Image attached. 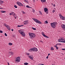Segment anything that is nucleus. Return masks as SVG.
<instances>
[{"label":"nucleus","mask_w":65,"mask_h":65,"mask_svg":"<svg viewBox=\"0 0 65 65\" xmlns=\"http://www.w3.org/2000/svg\"><path fill=\"white\" fill-rule=\"evenodd\" d=\"M29 36L30 37V38L31 39L34 38V37H36V35H35V34L34 33L30 32V33H29Z\"/></svg>","instance_id":"f257e3e1"},{"label":"nucleus","mask_w":65,"mask_h":65,"mask_svg":"<svg viewBox=\"0 0 65 65\" xmlns=\"http://www.w3.org/2000/svg\"><path fill=\"white\" fill-rule=\"evenodd\" d=\"M64 42V43H65V41H64L62 42Z\"/></svg>","instance_id":"6e6d98bb"},{"label":"nucleus","mask_w":65,"mask_h":65,"mask_svg":"<svg viewBox=\"0 0 65 65\" xmlns=\"http://www.w3.org/2000/svg\"><path fill=\"white\" fill-rule=\"evenodd\" d=\"M33 1H34V2L35 1V0H33Z\"/></svg>","instance_id":"13d9d810"},{"label":"nucleus","mask_w":65,"mask_h":65,"mask_svg":"<svg viewBox=\"0 0 65 65\" xmlns=\"http://www.w3.org/2000/svg\"><path fill=\"white\" fill-rule=\"evenodd\" d=\"M41 2H42V3H44V2H45V1H46V0H40Z\"/></svg>","instance_id":"4468645a"},{"label":"nucleus","mask_w":65,"mask_h":65,"mask_svg":"<svg viewBox=\"0 0 65 65\" xmlns=\"http://www.w3.org/2000/svg\"><path fill=\"white\" fill-rule=\"evenodd\" d=\"M24 1L25 2H27V3H28V1H27V0H24Z\"/></svg>","instance_id":"473e14b6"},{"label":"nucleus","mask_w":65,"mask_h":65,"mask_svg":"<svg viewBox=\"0 0 65 65\" xmlns=\"http://www.w3.org/2000/svg\"><path fill=\"white\" fill-rule=\"evenodd\" d=\"M55 47H57V45H56L54 46Z\"/></svg>","instance_id":"79ce46f5"},{"label":"nucleus","mask_w":65,"mask_h":65,"mask_svg":"<svg viewBox=\"0 0 65 65\" xmlns=\"http://www.w3.org/2000/svg\"><path fill=\"white\" fill-rule=\"evenodd\" d=\"M45 23H46V24H48V22H47V21H46L45 22Z\"/></svg>","instance_id":"2f4dec72"},{"label":"nucleus","mask_w":65,"mask_h":65,"mask_svg":"<svg viewBox=\"0 0 65 65\" xmlns=\"http://www.w3.org/2000/svg\"><path fill=\"white\" fill-rule=\"evenodd\" d=\"M48 56L46 57V58L48 59Z\"/></svg>","instance_id":"c03bdc74"},{"label":"nucleus","mask_w":65,"mask_h":65,"mask_svg":"<svg viewBox=\"0 0 65 65\" xmlns=\"http://www.w3.org/2000/svg\"><path fill=\"white\" fill-rule=\"evenodd\" d=\"M29 51L31 52H32V51H33V48L30 49V50H29L28 51L29 52Z\"/></svg>","instance_id":"f3484780"},{"label":"nucleus","mask_w":65,"mask_h":65,"mask_svg":"<svg viewBox=\"0 0 65 65\" xmlns=\"http://www.w3.org/2000/svg\"><path fill=\"white\" fill-rule=\"evenodd\" d=\"M23 14H25V12H23Z\"/></svg>","instance_id":"3c124183"},{"label":"nucleus","mask_w":65,"mask_h":65,"mask_svg":"<svg viewBox=\"0 0 65 65\" xmlns=\"http://www.w3.org/2000/svg\"><path fill=\"white\" fill-rule=\"evenodd\" d=\"M62 50H63V51H65V48H63V49H61Z\"/></svg>","instance_id":"a19ab883"},{"label":"nucleus","mask_w":65,"mask_h":65,"mask_svg":"<svg viewBox=\"0 0 65 65\" xmlns=\"http://www.w3.org/2000/svg\"><path fill=\"white\" fill-rule=\"evenodd\" d=\"M28 57H29L30 59H31V60H33V57H32L31 56H29Z\"/></svg>","instance_id":"2eb2a0df"},{"label":"nucleus","mask_w":65,"mask_h":65,"mask_svg":"<svg viewBox=\"0 0 65 65\" xmlns=\"http://www.w3.org/2000/svg\"><path fill=\"white\" fill-rule=\"evenodd\" d=\"M57 22H54L53 23H51V25L53 28H55L56 27V25H57Z\"/></svg>","instance_id":"f03ea898"},{"label":"nucleus","mask_w":65,"mask_h":65,"mask_svg":"<svg viewBox=\"0 0 65 65\" xmlns=\"http://www.w3.org/2000/svg\"><path fill=\"white\" fill-rule=\"evenodd\" d=\"M26 7L27 8H30V6L28 5L26 6Z\"/></svg>","instance_id":"7c9ffc66"},{"label":"nucleus","mask_w":65,"mask_h":65,"mask_svg":"<svg viewBox=\"0 0 65 65\" xmlns=\"http://www.w3.org/2000/svg\"><path fill=\"white\" fill-rule=\"evenodd\" d=\"M33 51L34 52H37L38 51V50L37 48H32Z\"/></svg>","instance_id":"1a4fd4ad"},{"label":"nucleus","mask_w":65,"mask_h":65,"mask_svg":"<svg viewBox=\"0 0 65 65\" xmlns=\"http://www.w3.org/2000/svg\"><path fill=\"white\" fill-rule=\"evenodd\" d=\"M61 19L62 20H65V17H62Z\"/></svg>","instance_id":"6ab92c4d"},{"label":"nucleus","mask_w":65,"mask_h":65,"mask_svg":"<svg viewBox=\"0 0 65 65\" xmlns=\"http://www.w3.org/2000/svg\"><path fill=\"white\" fill-rule=\"evenodd\" d=\"M24 7H26V6H25V5H24Z\"/></svg>","instance_id":"bf43d9fd"},{"label":"nucleus","mask_w":65,"mask_h":65,"mask_svg":"<svg viewBox=\"0 0 65 65\" xmlns=\"http://www.w3.org/2000/svg\"><path fill=\"white\" fill-rule=\"evenodd\" d=\"M64 59H65V57L64 58Z\"/></svg>","instance_id":"680f3d73"},{"label":"nucleus","mask_w":65,"mask_h":65,"mask_svg":"<svg viewBox=\"0 0 65 65\" xmlns=\"http://www.w3.org/2000/svg\"><path fill=\"white\" fill-rule=\"evenodd\" d=\"M9 45H12V43H9Z\"/></svg>","instance_id":"393cba45"},{"label":"nucleus","mask_w":65,"mask_h":65,"mask_svg":"<svg viewBox=\"0 0 65 65\" xmlns=\"http://www.w3.org/2000/svg\"><path fill=\"white\" fill-rule=\"evenodd\" d=\"M24 65H28V64H29V63H28L27 62H25L24 63Z\"/></svg>","instance_id":"5701e85b"},{"label":"nucleus","mask_w":65,"mask_h":65,"mask_svg":"<svg viewBox=\"0 0 65 65\" xmlns=\"http://www.w3.org/2000/svg\"><path fill=\"white\" fill-rule=\"evenodd\" d=\"M52 12L53 13H54L55 12V10H53L52 11Z\"/></svg>","instance_id":"ea45409f"},{"label":"nucleus","mask_w":65,"mask_h":65,"mask_svg":"<svg viewBox=\"0 0 65 65\" xmlns=\"http://www.w3.org/2000/svg\"><path fill=\"white\" fill-rule=\"evenodd\" d=\"M10 15H12V14L11 13H10Z\"/></svg>","instance_id":"49530a36"},{"label":"nucleus","mask_w":65,"mask_h":65,"mask_svg":"<svg viewBox=\"0 0 65 65\" xmlns=\"http://www.w3.org/2000/svg\"><path fill=\"white\" fill-rule=\"evenodd\" d=\"M40 42H41V43H43V41H40Z\"/></svg>","instance_id":"58836bf2"},{"label":"nucleus","mask_w":65,"mask_h":65,"mask_svg":"<svg viewBox=\"0 0 65 65\" xmlns=\"http://www.w3.org/2000/svg\"><path fill=\"white\" fill-rule=\"evenodd\" d=\"M15 19H16V18H15Z\"/></svg>","instance_id":"0e129e2a"},{"label":"nucleus","mask_w":65,"mask_h":65,"mask_svg":"<svg viewBox=\"0 0 65 65\" xmlns=\"http://www.w3.org/2000/svg\"><path fill=\"white\" fill-rule=\"evenodd\" d=\"M28 20H26V21H24V23L25 22H28Z\"/></svg>","instance_id":"4c0bfd02"},{"label":"nucleus","mask_w":65,"mask_h":65,"mask_svg":"<svg viewBox=\"0 0 65 65\" xmlns=\"http://www.w3.org/2000/svg\"><path fill=\"white\" fill-rule=\"evenodd\" d=\"M6 27L9 30H10L11 29H10V27H9V26L8 25Z\"/></svg>","instance_id":"f8f14e48"},{"label":"nucleus","mask_w":65,"mask_h":65,"mask_svg":"<svg viewBox=\"0 0 65 65\" xmlns=\"http://www.w3.org/2000/svg\"><path fill=\"white\" fill-rule=\"evenodd\" d=\"M26 55H27V56H29L30 55V54L29 53H26Z\"/></svg>","instance_id":"a878e982"},{"label":"nucleus","mask_w":65,"mask_h":65,"mask_svg":"<svg viewBox=\"0 0 65 65\" xmlns=\"http://www.w3.org/2000/svg\"><path fill=\"white\" fill-rule=\"evenodd\" d=\"M58 42H63L64 41H65V40H64V39L61 38V39H59L58 40Z\"/></svg>","instance_id":"423d86ee"},{"label":"nucleus","mask_w":65,"mask_h":65,"mask_svg":"<svg viewBox=\"0 0 65 65\" xmlns=\"http://www.w3.org/2000/svg\"><path fill=\"white\" fill-rule=\"evenodd\" d=\"M0 33H3V31L2 30H0Z\"/></svg>","instance_id":"e433bc0d"},{"label":"nucleus","mask_w":65,"mask_h":65,"mask_svg":"<svg viewBox=\"0 0 65 65\" xmlns=\"http://www.w3.org/2000/svg\"><path fill=\"white\" fill-rule=\"evenodd\" d=\"M24 26V25H18L17 26V27H22V26Z\"/></svg>","instance_id":"a211bd4d"},{"label":"nucleus","mask_w":65,"mask_h":65,"mask_svg":"<svg viewBox=\"0 0 65 65\" xmlns=\"http://www.w3.org/2000/svg\"><path fill=\"white\" fill-rule=\"evenodd\" d=\"M46 14H48V11L46 12Z\"/></svg>","instance_id":"a18cd8bd"},{"label":"nucleus","mask_w":65,"mask_h":65,"mask_svg":"<svg viewBox=\"0 0 65 65\" xmlns=\"http://www.w3.org/2000/svg\"><path fill=\"white\" fill-rule=\"evenodd\" d=\"M32 10H33L32 11V12H35V10H34V9H32Z\"/></svg>","instance_id":"f704fd0d"},{"label":"nucleus","mask_w":65,"mask_h":65,"mask_svg":"<svg viewBox=\"0 0 65 65\" xmlns=\"http://www.w3.org/2000/svg\"><path fill=\"white\" fill-rule=\"evenodd\" d=\"M11 31H13V29H11Z\"/></svg>","instance_id":"603ef678"},{"label":"nucleus","mask_w":65,"mask_h":65,"mask_svg":"<svg viewBox=\"0 0 65 65\" xmlns=\"http://www.w3.org/2000/svg\"><path fill=\"white\" fill-rule=\"evenodd\" d=\"M8 65H9V63L8 62Z\"/></svg>","instance_id":"5fc2aeb1"},{"label":"nucleus","mask_w":65,"mask_h":65,"mask_svg":"<svg viewBox=\"0 0 65 65\" xmlns=\"http://www.w3.org/2000/svg\"><path fill=\"white\" fill-rule=\"evenodd\" d=\"M58 45V44H56V45Z\"/></svg>","instance_id":"052dcab7"},{"label":"nucleus","mask_w":65,"mask_h":65,"mask_svg":"<svg viewBox=\"0 0 65 65\" xmlns=\"http://www.w3.org/2000/svg\"><path fill=\"white\" fill-rule=\"evenodd\" d=\"M59 15L60 17V18L61 19L63 17L61 14H59Z\"/></svg>","instance_id":"ddd939ff"},{"label":"nucleus","mask_w":65,"mask_h":65,"mask_svg":"<svg viewBox=\"0 0 65 65\" xmlns=\"http://www.w3.org/2000/svg\"><path fill=\"white\" fill-rule=\"evenodd\" d=\"M17 4L19 5V6H23V5L22 3H21L20 2H17Z\"/></svg>","instance_id":"39448f33"},{"label":"nucleus","mask_w":65,"mask_h":65,"mask_svg":"<svg viewBox=\"0 0 65 65\" xmlns=\"http://www.w3.org/2000/svg\"><path fill=\"white\" fill-rule=\"evenodd\" d=\"M49 55H50V53L48 54V56H49Z\"/></svg>","instance_id":"864d4df0"},{"label":"nucleus","mask_w":65,"mask_h":65,"mask_svg":"<svg viewBox=\"0 0 65 65\" xmlns=\"http://www.w3.org/2000/svg\"><path fill=\"white\" fill-rule=\"evenodd\" d=\"M0 9H3V8H0Z\"/></svg>","instance_id":"4d7b16f0"},{"label":"nucleus","mask_w":65,"mask_h":65,"mask_svg":"<svg viewBox=\"0 0 65 65\" xmlns=\"http://www.w3.org/2000/svg\"><path fill=\"white\" fill-rule=\"evenodd\" d=\"M4 26H5L6 27H7V26L8 25H7L6 24L4 23Z\"/></svg>","instance_id":"cd10ccee"},{"label":"nucleus","mask_w":65,"mask_h":65,"mask_svg":"<svg viewBox=\"0 0 65 65\" xmlns=\"http://www.w3.org/2000/svg\"><path fill=\"white\" fill-rule=\"evenodd\" d=\"M24 25H27L28 24V22H25L24 23Z\"/></svg>","instance_id":"b1692460"},{"label":"nucleus","mask_w":65,"mask_h":65,"mask_svg":"<svg viewBox=\"0 0 65 65\" xmlns=\"http://www.w3.org/2000/svg\"><path fill=\"white\" fill-rule=\"evenodd\" d=\"M44 10L45 12H46L47 11H48V9L47 8H44Z\"/></svg>","instance_id":"9b49d317"},{"label":"nucleus","mask_w":65,"mask_h":65,"mask_svg":"<svg viewBox=\"0 0 65 65\" xmlns=\"http://www.w3.org/2000/svg\"><path fill=\"white\" fill-rule=\"evenodd\" d=\"M37 0V1H38V0Z\"/></svg>","instance_id":"e2e57ef3"},{"label":"nucleus","mask_w":65,"mask_h":65,"mask_svg":"<svg viewBox=\"0 0 65 65\" xmlns=\"http://www.w3.org/2000/svg\"><path fill=\"white\" fill-rule=\"evenodd\" d=\"M56 5H55V4H54V7H55V6H56Z\"/></svg>","instance_id":"09e8293b"},{"label":"nucleus","mask_w":65,"mask_h":65,"mask_svg":"<svg viewBox=\"0 0 65 65\" xmlns=\"http://www.w3.org/2000/svg\"><path fill=\"white\" fill-rule=\"evenodd\" d=\"M56 50H58V47H56Z\"/></svg>","instance_id":"37998d69"},{"label":"nucleus","mask_w":65,"mask_h":65,"mask_svg":"<svg viewBox=\"0 0 65 65\" xmlns=\"http://www.w3.org/2000/svg\"><path fill=\"white\" fill-rule=\"evenodd\" d=\"M42 34L43 36L44 37H46V38H49V37H48L47 36H46L45 34H44L43 32H42Z\"/></svg>","instance_id":"6e6552de"},{"label":"nucleus","mask_w":65,"mask_h":65,"mask_svg":"<svg viewBox=\"0 0 65 65\" xmlns=\"http://www.w3.org/2000/svg\"><path fill=\"white\" fill-rule=\"evenodd\" d=\"M39 13H40V14H41V15L42 14V13L40 11H39Z\"/></svg>","instance_id":"72a5a7b5"},{"label":"nucleus","mask_w":65,"mask_h":65,"mask_svg":"<svg viewBox=\"0 0 65 65\" xmlns=\"http://www.w3.org/2000/svg\"><path fill=\"white\" fill-rule=\"evenodd\" d=\"M61 26V27L65 31V25L62 24Z\"/></svg>","instance_id":"9d476101"},{"label":"nucleus","mask_w":65,"mask_h":65,"mask_svg":"<svg viewBox=\"0 0 65 65\" xmlns=\"http://www.w3.org/2000/svg\"><path fill=\"white\" fill-rule=\"evenodd\" d=\"M5 35L6 36H7V35L6 34V33H5Z\"/></svg>","instance_id":"c9c22d12"},{"label":"nucleus","mask_w":65,"mask_h":65,"mask_svg":"<svg viewBox=\"0 0 65 65\" xmlns=\"http://www.w3.org/2000/svg\"><path fill=\"white\" fill-rule=\"evenodd\" d=\"M40 65H44L43 64H40Z\"/></svg>","instance_id":"de8ad7c7"},{"label":"nucleus","mask_w":65,"mask_h":65,"mask_svg":"<svg viewBox=\"0 0 65 65\" xmlns=\"http://www.w3.org/2000/svg\"><path fill=\"white\" fill-rule=\"evenodd\" d=\"M32 29H33L34 30H36V28H34V27H32Z\"/></svg>","instance_id":"bb28decb"},{"label":"nucleus","mask_w":65,"mask_h":65,"mask_svg":"<svg viewBox=\"0 0 65 65\" xmlns=\"http://www.w3.org/2000/svg\"><path fill=\"white\" fill-rule=\"evenodd\" d=\"M19 32L22 36L25 37V34L24 33V32L23 31L21 30H19Z\"/></svg>","instance_id":"20e7f679"},{"label":"nucleus","mask_w":65,"mask_h":65,"mask_svg":"<svg viewBox=\"0 0 65 65\" xmlns=\"http://www.w3.org/2000/svg\"><path fill=\"white\" fill-rule=\"evenodd\" d=\"M14 7L16 8H18V7H17V6L16 5H15L14 6Z\"/></svg>","instance_id":"c756f323"},{"label":"nucleus","mask_w":65,"mask_h":65,"mask_svg":"<svg viewBox=\"0 0 65 65\" xmlns=\"http://www.w3.org/2000/svg\"><path fill=\"white\" fill-rule=\"evenodd\" d=\"M58 45H61V44L59 43V44H58Z\"/></svg>","instance_id":"8fccbe9b"},{"label":"nucleus","mask_w":65,"mask_h":65,"mask_svg":"<svg viewBox=\"0 0 65 65\" xmlns=\"http://www.w3.org/2000/svg\"><path fill=\"white\" fill-rule=\"evenodd\" d=\"M51 51H54V48L53 47H51Z\"/></svg>","instance_id":"412c9836"},{"label":"nucleus","mask_w":65,"mask_h":65,"mask_svg":"<svg viewBox=\"0 0 65 65\" xmlns=\"http://www.w3.org/2000/svg\"><path fill=\"white\" fill-rule=\"evenodd\" d=\"M33 20L34 21H35V22H36L37 23H38V24H42V23L40 21L38 20L37 19H33Z\"/></svg>","instance_id":"7ed1b4c3"},{"label":"nucleus","mask_w":65,"mask_h":65,"mask_svg":"<svg viewBox=\"0 0 65 65\" xmlns=\"http://www.w3.org/2000/svg\"><path fill=\"white\" fill-rule=\"evenodd\" d=\"M20 60H21V58H20V57H18L16 60V62H17V61H18V62H20Z\"/></svg>","instance_id":"0eeeda50"},{"label":"nucleus","mask_w":65,"mask_h":65,"mask_svg":"<svg viewBox=\"0 0 65 65\" xmlns=\"http://www.w3.org/2000/svg\"><path fill=\"white\" fill-rule=\"evenodd\" d=\"M4 2V1H1V2H0V3H3Z\"/></svg>","instance_id":"c85d7f7f"},{"label":"nucleus","mask_w":65,"mask_h":65,"mask_svg":"<svg viewBox=\"0 0 65 65\" xmlns=\"http://www.w3.org/2000/svg\"><path fill=\"white\" fill-rule=\"evenodd\" d=\"M9 53L11 55H12L13 54V53L12 52H9Z\"/></svg>","instance_id":"dca6fc26"},{"label":"nucleus","mask_w":65,"mask_h":65,"mask_svg":"<svg viewBox=\"0 0 65 65\" xmlns=\"http://www.w3.org/2000/svg\"><path fill=\"white\" fill-rule=\"evenodd\" d=\"M11 13H12V14H13V15H15V13L13 12H11Z\"/></svg>","instance_id":"aec40b11"},{"label":"nucleus","mask_w":65,"mask_h":65,"mask_svg":"<svg viewBox=\"0 0 65 65\" xmlns=\"http://www.w3.org/2000/svg\"><path fill=\"white\" fill-rule=\"evenodd\" d=\"M1 12H2V13H4L5 12H6V11H1Z\"/></svg>","instance_id":"4be33fe9"}]
</instances>
